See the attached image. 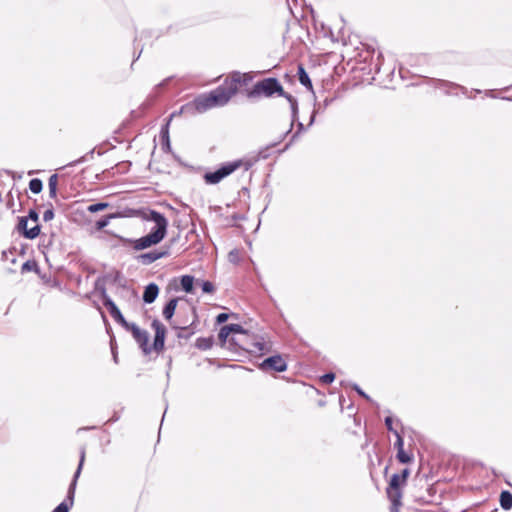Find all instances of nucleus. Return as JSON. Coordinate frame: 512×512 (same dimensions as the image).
Listing matches in <instances>:
<instances>
[{"label": "nucleus", "instance_id": "f257e3e1", "mask_svg": "<svg viewBox=\"0 0 512 512\" xmlns=\"http://www.w3.org/2000/svg\"><path fill=\"white\" fill-rule=\"evenodd\" d=\"M141 218L143 221L152 224L149 228V233L139 239L125 240V242L130 243L137 251L159 244L166 237L169 225L168 219L155 210L148 209L143 211Z\"/></svg>", "mask_w": 512, "mask_h": 512}, {"label": "nucleus", "instance_id": "7ed1b4c3", "mask_svg": "<svg viewBox=\"0 0 512 512\" xmlns=\"http://www.w3.org/2000/svg\"><path fill=\"white\" fill-rule=\"evenodd\" d=\"M274 94L284 95V89L276 78H266L257 82L252 89L247 91L249 99H259L261 97H272Z\"/></svg>", "mask_w": 512, "mask_h": 512}, {"label": "nucleus", "instance_id": "58836bf2", "mask_svg": "<svg viewBox=\"0 0 512 512\" xmlns=\"http://www.w3.org/2000/svg\"><path fill=\"white\" fill-rule=\"evenodd\" d=\"M354 388L361 396L368 398V396L358 386H355Z\"/></svg>", "mask_w": 512, "mask_h": 512}, {"label": "nucleus", "instance_id": "ea45409f", "mask_svg": "<svg viewBox=\"0 0 512 512\" xmlns=\"http://www.w3.org/2000/svg\"><path fill=\"white\" fill-rule=\"evenodd\" d=\"M229 257H230V259H231V260L235 259V254H234V252H230V253H229Z\"/></svg>", "mask_w": 512, "mask_h": 512}, {"label": "nucleus", "instance_id": "4c0bfd02", "mask_svg": "<svg viewBox=\"0 0 512 512\" xmlns=\"http://www.w3.org/2000/svg\"><path fill=\"white\" fill-rule=\"evenodd\" d=\"M385 424H386L388 430L394 432L393 427H392V418L391 417H386Z\"/></svg>", "mask_w": 512, "mask_h": 512}, {"label": "nucleus", "instance_id": "a211bd4d", "mask_svg": "<svg viewBox=\"0 0 512 512\" xmlns=\"http://www.w3.org/2000/svg\"><path fill=\"white\" fill-rule=\"evenodd\" d=\"M178 300L176 298L171 299L163 309V316L165 319L170 320L174 315L175 309L177 307Z\"/></svg>", "mask_w": 512, "mask_h": 512}, {"label": "nucleus", "instance_id": "b1692460", "mask_svg": "<svg viewBox=\"0 0 512 512\" xmlns=\"http://www.w3.org/2000/svg\"><path fill=\"white\" fill-rule=\"evenodd\" d=\"M212 345V342L210 339L207 338H198L196 341V346L199 349L206 350L209 349Z\"/></svg>", "mask_w": 512, "mask_h": 512}, {"label": "nucleus", "instance_id": "2f4dec72", "mask_svg": "<svg viewBox=\"0 0 512 512\" xmlns=\"http://www.w3.org/2000/svg\"><path fill=\"white\" fill-rule=\"evenodd\" d=\"M69 507L65 502L60 503L54 510V512H68Z\"/></svg>", "mask_w": 512, "mask_h": 512}, {"label": "nucleus", "instance_id": "c756f323", "mask_svg": "<svg viewBox=\"0 0 512 512\" xmlns=\"http://www.w3.org/2000/svg\"><path fill=\"white\" fill-rule=\"evenodd\" d=\"M281 96H282V97H284V98H286V99L289 101V103L291 104V106H292V108H293V109L296 107V105H297V101H296V99H295L292 95L287 94V93L284 91V95H281Z\"/></svg>", "mask_w": 512, "mask_h": 512}, {"label": "nucleus", "instance_id": "2eb2a0df", "mask_svg": "<svg viewBox=\"0 0 512 512\" xmlns=\"http://www.w3.org/2000/svg\"><path fill=\"white\" fill-rule=\"evenodd\" d=\"M84 460H85V449L82 448L81 449V452H80V462H79V465H78V468L75 472V475H74V479L70 485V488H69V498L72 500L73 499V495H74V490H75V486H76V482H77V479L81 473V469H82V466H83V463H84Z\"/></svg>", "mask_w": 512, "mask_h": 512}, {"label": "nucleus", "instance_id": "c9c22d12", "mask_svg": "<svg viewBox=\"0 0 512 512\" xmlns=\"http://www.w3.org/2000/svg\"><path fill=\"white\" fill-rule=\"evenodd\" d=\"M35 266L34 262L27 261L22 265V271H29Z\"/></svg>", "mask_w": 512, "mask_h": 512}, {"label": "nucleus", "instance_id": "e433bc0d", "mask_svg": "<svg viewBox=\"0 0 512 512\" xmlns=\"http://www.w3.org/2000/svg\"><path fill=\"white\" fill-rule=\"evenodd\" d=\"M409 474H410V471H409V469H407V468H406V469H404L400 474H398V476H399L402 480H404V482H406V481H407V478H408V476H409Z\"/></svg>", "mask_w": 512, "mask_h": 512}, {"label": "nucleus", "instance_id": "473e14b6", "mask_svg": "<svg viewBox=\"0 0 512 512\" xmlns=\"http://www.w3.org/2000/svg\"><path fill=\"white\" fill-rule=\"evenodd\" d=\"M240 75H241V79H240V81L236 82V85L238 83L239 84H247L248 81H250L252 79V77L249 74H240Z\"/></svg>", "mask_w": 512, "mask_h": 512}, {"label": "nucleus", "instance_id": "c85d7f7f", "mask_svg": "<svg viewBox=\"0 0 512 512\" xmlns=\"http://www.w3.org/2000/svg\"><path fill=\"white\" fill-rule=\"evenodd\" d=\"M54 218V212H53V209H47L44 213H43V220L45 222H48L50 220H52Z\"/></svg>", "mask_w": 512, "mask_h": 512}, {"label": "nucleus", "instance_id": "4be33fe9", "mask_svg": "<svg viewBox=\"0 0 512 512\" xmlns=\"http://www.w3.org/2000/svg\"><path fill=\"white\" fill-rule=\"evenodd\" d=\"M42 187H43L42 181L38 178H34L29 182V189L31 190V192H33L35 194L40 193L42 190Z\"/></svg>", "mask_w": 512, "mask_h": 512}, {"label": "nucleus", "instance_id": "dca6fc26", "mask_svg": "<svg viewBox=\"0 0 512 512\" xmlns=\"http://www.w3.org/2000/svg\"><path fill=\"white\" fill-rule=\"evenodd\" d=\"M159 288L156 284L151 283L148 286H146L144 294H143V300L146 303H152L155 301L156 297L158 296Z\"/></svg>", "mask_w": 512, "mask_h": 512}, {"label": "nucleus", "instance_id": "39448f33", "mask_svg": "<svg viewBox=\"0 0 512 512\" xmlns=\"http://www.w3.org/2000/svg\"><path fill=\"white\" fill-rule=\"evenodd\" d=\"M406 484L404 480H402L398 474H393L391 476L389 485L387 487V496L393 505V512H398V508L401 506V498H402V487Z\"/></svg>", "mask_w": 512, "mask_h": 512}, {"label": "nucleus", "instance_id": "6e6552de", "mask_svg": "<svg viewBox=\"0 0 512 512\" xmlns=\"http://www.w3.org/2000/svg\"><path fill=\"white\" fill-rule=\"evenodd\" d=\"M127 330L131 331L133 338L142 348L145 354L150 353L151 348L148 346L149 334L147 331L140 329L136 324L131 323Z\"/></svg>", "mask_w": 512, "mask_h": 512}, {"label": "nucleus", "instance_id": "5701e85b", "mask_svg": "<svg viewBox=\"0 0 512 512\" xmlns=\"http://www.w3.org/2000/svg\"><path fill=\"white\" fill-rule=\"evenodd\" d=\"M108 206H109V204L106 202L95 203V204L89 205L87 207V211L90 213H96V212L105 210L106 208H108Z\"/></svg>", "mask_w": 512, "mask_h": 512}, {"label": "nucleus", "instance_id": "423d86ee", "mask_svg": "<svg viewBox=\"0 0 512 512\" xmlns=\"http://www.w3.org/2000/svg\"><path fill=\"white\" fill-rule=\"evenodd\" d=\"M103 304L109 310L112 318L121 324L125 329L129 327L131 323L127 322L123 317L122 313L116 306V304L111 300V298L106 294L105 290L102 292Z\"/></svg>", "mask_w": 512, "mask_h": 512}, {"label": "nucleus", "instance_id": "7c9ffc66", "mask_svg": "<svg viewBox=\"0 0 512 512\" xmlns=\"http://www.w3.org/2000/svg\"><path fill=\"white\" fill-rule=\"evenodd\" d=\"M228 327L231 328V333H243L244 330L241 325L239 324H230Z\"/></svg>", "mask_w": 512, "mask_h": 512}, {"label": "nucleus", "instance_id": "f8f14e48", "mask_svg": "<svg viewBox=\"0 0 512 512\" xmlns=\"http://www.w3.org/2000/svg\"><path fill=\"white\" fill-rule=\"evenodd\" d=\"M169 255V250H161V251H151L147 253H142L138 255V261L143 265H149L158 259L167 257Z\"/></svg>", "mask_w": 512, "mask_h": 512}, {"label": "nucleus", "instance_id": "f704fd0d", "mask_svg": "<svg viewBox=\"0 0 512 512\" xmlns=\"http://www.w3.org/2000/svg\"><path fill=\"white\" fill-rule=\"evenodd\" d=\"M228 318H229L228 314H226V313H221V314H219V315L217 316V318H216V322H217L218 324H222V323L226 322V321L228 320Z\"/></svg>", "mask_w": 512, "mask_h": 512}, {"label": "nucleus", "instance_id": "9d476101", "mask_svg": "<svg viewBox=\"0 0 512 512\" xmlns=\"http://www.w3.org/2000/svg\"><path fill=\"white\" fill-rule=\"evenodd\" d=\"M152 328L155 331V337H154V342H153V349L155 351H157V352H160L164 348L166 328L158 320H154L152 322Z\"/></svg>", "mask_w": 512, "mask_h": 512}, {"label": "nucleus", "instance_id": "ddd939ff", "mask_svg": "<svg viewBox=\"0 0 512 512\" xmlns=\"http://www.w3.org/2000/svg\"><path fill=\"white\" fill-rule=\"evenodd\" d=\"M193 106H194L195 110L199 113H203L211 108H214V105H213V102L211 100V96L209 93L202 94V95L198 96L193 101Z\"/></svg>", "mask_w": 512, "mask_h": 512}, {"label": "nucleus", "instance_id": "4468645a", "mask_svg": "<svg viewBox=\"0 0 512 512\" xmlns=\"http://www.w3.org/2000/svg\"><path fill=\"white\" fill-rule=\"evenodd\" d=\"M394 434L397 437V440L394 444L395 447L397 448V459L401 463H409L412 458L404 451V440L402 436L397 431H394Z\"/></svg>", "mask_w": 512, "mask_h": 512}, {"label": "nucleus", "instance_id": "0eeeda50", "mask_svg": "<svg viewBox=\"0 0 512 512\" xmlns=\"http://www.w3.org/2000/svg\"><path fill=\"white\" fill-rule=\"evenodd\" d=\"M103 304L109 310L112 318L121 324L125 329L129 327L131 323L127 322L123 317L122 313L116 306V304L111 300V298L106 294L105 290L102 292Z\"/></svg>", "mask_w": 512, "mask_h": 512}, {"label": "nucleus", "instance_id": "6ab92c4d", "mask_svg": "<svg viewBox=\"0 0 512 512\" xmlns=\"http://www.w3.org/2000/svg\"><path fill=\"white\" fill-rule=\"evenodd\" d=\"M500 505L504 510H510L512 508V494L509 491L501 492Z\"/></svg>", "mask_w": 512, "mask_h": 512}, {"label": "nucleus", "instance_id": "20e7f679", "mask_svg": "<svg viewBox=\"0 0 512 512\" xmlns=\"http://www.w3.org/2000/svg\"><path fill=\"white\" fill-rule=\"evenodd\" d=\"M240 79V73H234L231 76V80L229 82L226 81L225 85L219 86L213 91L209 92L214 107L224 106L228 103L231 97L237 93L238 87L236 86V82L240 81Z\"/></svg>", "mask_w": 512, "mask_h": 512}, {"label": "nucleus", "instance_id": "1a4fd4ad", "mask_svg": "<svg viewBox=\"0 0 512 512\" xmlns=\"http://www.w3.org/2000/svg\"><path fill=\"white\" fill-rule=\"evenodd\" d=\"M260 368L263 371L283 372L287 369V364L281 356L276 355L265 359L260 364Z\"/></svg>", "mask_w": 512, "mask_h": 512}, {"label": "nucleus", "instance_id": "393cba45", "mask_svg": "<svg viewBox=\"0 0 512 512\" xmlns=\"http://www.w3.org/2000/svg\"><path fill=\"white\" fill-rule=\"evenodd\" d=\"M114 217H115V215L111 214V215L104 217L103 219H100L99 221L96 222V228L98 230H102L109 224L110 219H112Z\"/></svg>", "mask_w": 512, "mask_h": 512}, {"label": "nucleus", "instance_id": "f03ea898", "mask_svg": "<svg viewBox=\"0 0 512 512\" xmlns=\"http://www.w3.org/2000/svg\"><path fill=\"white\" fill-rule=\"evenodd\" d=\"M252 165L253 162L248 159H238L232 162H228L223 164L216 171L206 173L204 175V180L207 184H217L237 169L244 168V170L247 171L251 168Z\"/></svg>", "mask_w": 512, "mask_h": 512}, {"label": "nucleus", "instance_id": "f3484780", "mask_svg": "<svg viewBox=\"0 0 512 512\" xmlns=\"http://www.w3.org/2000/svg\"><path fill=\"white\" fill-rule=\"evenodd\" d=\"M298 79L303 86H305L309 90H312V82L302 65L298 66Z\"/></svg>", "mask_w": 512, "mask_h": 512}, {"label": "nucleus", "instance_id": "cd10ccee", "mask_svg": "<svg viewBox=\"0 0 512 512\" xmlns=\"http://www.w3.org/2000/svg\"><path fill=\"white\" fill-rule=\"evenodd\" d=\"M335 375L333 373H327L321 377V381L324 384H330L334 381Z\"/></svg>", "mask_w": 512, "mask_h": 512}, {"label": "nucleus", "instance_id": "aec40b11", "mask_svg": "<svg viewBox=\"0 0 512 512\" xmlns=\"http://www.w3.org/2000/svg\"><path fill=\"white\" fill-rule=\"evenodd\" d=\"M57 185H58V176H57V174H53L49 177V181H48L49 195L52 198L56 197Z\"/></svg>", "mask_w": 512, "mask_h": 512}, {"label": "nucleus", "instance_id": "72a5a7b5", "mask_svg": "<svg viewBox=\"0 0 512 512\" xmlns=\"http://www.w3.org/2000/svg\"><path fill=\"white\" fill-rule=\"evenodd\" d=\"M28 218L30 220H32L35 224H38L37 222H38L39 216H38V213L35 210H30L29 211Z\"/></svg>", "mask_w": 512, "mask_h": 512}, {"label": "nucleus", "instance_id": "a878e982", "mask_svg": "<svg viewBox=\"0 0 512 512\" xmlns=\"http://www.w3.org/2000/svg\"><path fill=\"white\" fill-rule=\"evenodd\" d=\"M231 333V328L228 327V325L226 326H223L221 329H220V332H219V339L222 341V342H225L228 338V336L230 335Z\"/></svg>", "mask_w": 512, "mask_h": 512}, {"label": "nucleus", "instance_id": "412c9836", "mask_svg": "<svg viewBox=\"0 0 512 512\" xmlns=\"http://www.w3.org/2000/svg\"><path fill=\"white\" fill-rule=\"evenodd\" d=\"M193 283H194V277L190 275H184L181 277V286L184 291L186 292H192L193 289Z\"/></svg>", "mask_w": 512, "mask_h": 512}, {"label": "nucleus", "instance_id": "9b49d317", "mask_svg": "<svg viewBox=\"0 0 512 512\" xmlns=\"http://www.w3.org/2000/svg\"><path fill=\"white\" fill-rule=\"evenodd\" d=\"M18 230L21 231L27 239H35L40 234L39 224H35L33 227L28 228V218L25 217H21L19 219Z\"/></svg>", "mask_w": 512, "mask_h": 512}, {"label": "nucleus", "instance_id": "bb28decb", "mask_svg": "<svg viewBox=\"0 0 512 512\" xmlns=\"http://www.w3.org/2000/svg\"><path fill=\"white\" fill-rule=\"evenodd\" d=\"M202 290L205 293H212L214 291V285L209 281H204L202 283Z\"/></svg>", "mask_w": 512, "mask_h": 512}]
</instances>
